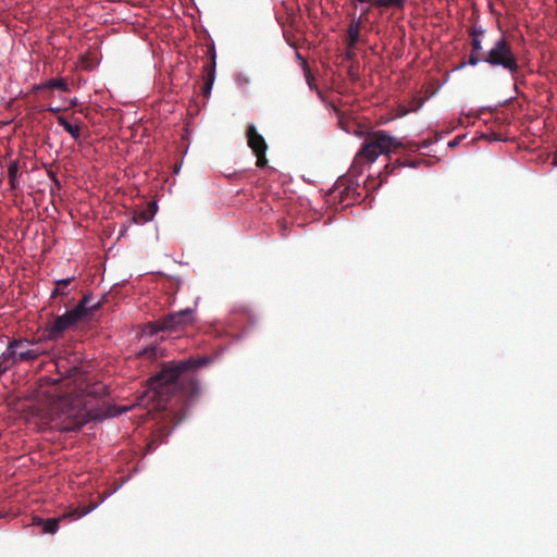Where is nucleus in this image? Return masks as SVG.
<instances>
[{
  "mask_svg": "<svg viewBox=\"0 0 557 557\" xmlns=\"http://www.w3.org/2000/svg\"><path fill=\"white\" fill-rule=\"evenodd\" d=\"M207 363L206 359L170 361L150 380L151 398L158 408H165L171 400L189 405L200 395L199 382L195 370Z\"/></svg>",
  "mask_w": 557,
  "mask_h": 557,
  "instance_id": "1",
  "label": "nucleus"
},
{
  "mask_svg": "<svg viewBox=\"0 0 557 557\" xmlns=\"http://www.w3.org/2000/svg\"><path fill=\"white\" fill-rule=\"evenodd\" d=\"M107 395V386L98 382L87 385L82 395H77L75 398H60L57 406L61 410V414L64 416L65 424L63 429L66 431H74L82 428L90 416L89 409L87 408L89 404L87 398H102Z\"/></svg>",
  "mask_w": 557,
  "mask_h": 557,
  "instance_id": "2",
  "label": "nucleus"
},
{
  "mask_svg": "<svg viewBox=\"0 0 557 557\" xmlns=\"http://www.w3.org/2000/svg\"><path fill=\"white\" fill-rule=\"evenodd\" d=\"M399 147H401L400 140L386 131L369 132L355 156L350 171L360 174L367 170L366 165L370 166L380 156H388Z\"/></svg>",
  "mask_w": 557,
  "mask_h": 557,
  "instance_id": "3",
  "label": "nucleus"
},
{
  "mask_svg": "<svg viewBox=\"0 0 557 557\" xmlns=\"http://www.w3.org/2000/svg\"><path fill=\"white\" fill-rule=\"evenodd\" d=\"M45 354L46 350L38 342L26 338L10 341L5 350L0 355V376L14 364L34 362Z\"/></svg>",
  "mask_w": 557,
  "mask_h": 557,
  "instance_id": "4",
  "label": "nucleus"
},
{
  "mask_svg": "<svg viewBox=\"0 0 557 557\" xmlns=\"http://www.w3.org/2000/svg\"><path fill=\"white\" fill-rule=\"evenodd\" d=\"M484 63L508 72L512 78L517 77L520 70L511 42L505 36L495 40L492 47L484 51Z\"/></svg>",
  "mask_w": 557,
  "mask_h": 557,
  "instance_id": "5",
  "label": "nucleus"
},
{
  "mask_svg": "<svg viewBox=\"0 0 557 557\" xmlns=\"http://www.w3.org/2000/svg\"><path fill=\"white\" fill-rule=\"evenodd\" d=\"M96 504H90L85 507H77L74 509H71L67 512H64L62 516L58 518H50V519H44L40 517H34L33 518V524L38 525L42 528L44 533L48 534H54L59 529V523L65 519H76L82 518L89 512H91L96 508Z\"/></svg>",
  "mask_w": 557,
  "mask_h": 557,
  "instance_id": "6",
  "label": "nucleus"
},
{
  "mask_svg": "<svg viewBox=\"0 0 557 557\" xmlns=\"http://www.w3.org/2000/svg\"><path fill=\"white\" fill-rule=\"evenodd\" d=\"M195 314L193 309H184L165 315L156 322L157 330L176 332L193 324Z\"/></svg>",
  "mask_w": 557,
  "mask_h": 557,
  "instance_id": "7",
  "label": "nucleus"
},
{
  "mask_svg": "<svg viewBox=\"0 0 557 557\" xmlns=\"http://www.w3.org/2000/svg\"><path fill=\"white\" fill-rule=\"evenodd\" d=\"M86 320L75 308L55 318L48 327V337L58 339L65 331L76 326L79 322Z\"/></svg>",
  "mask_w": 557,
  "mask_h": 557,
  "instance_id": "8",
  "label": "nucleus"
},
{
  "mask_svg": "<svg viewBox=\"0 0 557 557\" xmlns=\"http://www.w3.org/2000/svg\"><path fill=\"white\" fill-rule=\"evenodd\" d=\"M246 136L248 146L257 158V166L263 169L268 163L265 157L268 145L264 138L258 133L256 126L252 124L247 127Z\"/></svg>",
  "mask_w": 557,
  "mask_h": 557,
  "instance_id": "9",
  "label": "nucleus"
},
{
  "mask_svg": "<svg viewBox=\"0 0 557 557\" xmlns=\"http://www.w3.org/2000/svg\"><path fill=\"white\" fill-rule=\"evenodd\" d=\"M360 21L351 20L348 24L346 30L345 44L348 49L347 58L352 59L355 57L354 49L356 48L357 42L361 40L360 32L362 28Z\"/></svg>",
  "mask_w": 557,
  "mask_h": 557,
  "instance_id": "10",
  "label": "nucleus"
},
{
  "mask_svg": "<svg viewBox=\"0 0 557 557\" xmlns=\"http://www.w3.org/2000/svg\"><path fill=\"white\" fill-rule=\"evenodd\" d=\"M205 83L203 95L209 97L214 79H215V50L214 47L210 48V62L203 65Z\"/></svg>",
  "mask_w": 557,
  "mask_h": 557,
  "instance_id": "11",
  "label": "nucleus"
},
{
  "mask_svg": "<svg viewBox=\"0 0 557 557\" xmlns=\"http://www.w3.org/2000/svg\"><path fill=\"white\" fill-rule=\"evenodd\" d=\"M101 301H94L91 293H86L78 304L74 307L85 319L92 315L94 312L99 310Z\"/></svg>",
  "mask_w": 557,
  "mask_h": 557,
  "instance_id": "12",
  "label": "nucleus"
},
{
  "mask_svg": "<svg viewBox=\"0 0 557 557\" xmlns=\"http://www.w3.org/2000/svg\"><path fill=\"white\" fill-rule=\"evenodd\" d=\"M158 211V206L156 201L148 202L147 207L140 211H135L132 216V223L134 224H146L153 220L156 213Z\"/></svg>",
  "mask_w": 557,
  "mask_h": 557,
  "instance_id": "13",
  "label": "nucleus"
},
{
  "mask_svg": "<svg viewBox=\"0 0 557 557\" xmlns=\"http://www.w3.org/2000/svg\"><path fill=\"white\" fill-rule=\"evenodd\" d=\"M425 163H426V160L421 156H404L401 158H398L395 161V163L393 164V166L389 171L393 172L401 166L420 169Z\"/></svg>",
  "mask_w": 557,
  "mask_h": 557,
  "instance_id": "14",
  "label": "nucleus"
},
{
  "mask_svg": "<svg viewBox=\"0 0 557 557\" xmlns=\"http://www.w3.org/2000/svg\"><path fill=\"white\" fill-rule=\"evenodd\" d=\"M406 4L407 0H372L370 5L379 9L381 12L388 9L403 12L406 8Z\"/></svg>",
  "mask_w": 557,
  "mask_h": 557,
  "instance_id": "15",
  "label": "nucleus"
},
{
  "mask_svg": "<svg viewBox=\"0 0 557 557\" xmlns=\"http://www.w3.org/2000/svg\"><path fill=\"white\" fill-rule=\"evenodd\" d=\"M163 356L164 349L157 345L148 346L138 352L139 358L148 361H156Z\"/></svg>",
  "mask_w": 557,
  "mask_h": 557,
  "instance_id": "16",
  "label": "nucleus"
},
{
  "mask_svg": "<svg viewBox=\"0 0 557 557\" xmlns=\"http://www.w3.org/2000/svg\"><path fill=\"white\" fill-rule=\"evenodd\" d=\"M75 280L74 276L72 277H67V278H63V280H57L54 282V289L52 290L51 293V297L52 298H57V297H61V296H67L69 295V289L67 287L70 286V284Z\"/></svg>",
  "mask_w": 557,
  "mask_h": 557,
  "instance_id": "17",
  "label": "nucleus"
},
{
  "mask_svg": "<svg viewBox=\"0 0 557 557\" xmlns=\"http://www.w3.org/2000/svg\"><path fill=\"white\" fill-rule=\"evenodd\" d=\"M484 30L480 27L472 26L469 29V35L471 37V49L475 51H482V40L481 37L483 36Z\"/></svg>",
  "mask_w": 557,
  "mask_h": 557,
  "instance_id": "18",
  "label": "nucleus"
},
{
  "mask_svg": "<svg viewBox=\"0 0 557 557\" xmlns=\"http://www.w3.org/2000/svg\"><path fill=\"white\" fill-rule=\"evenodd\" d=\"M58 123L61 125L73 139L77 140L81 136V128L77 125L71 124L65 117L58 116Z\"/></svg>",
  "mask_w": 557,
  "mask_h": 557,
  "instance_id": "19",
  "label": "nucleus"
},
{
  "mask_svg": "<svg viewBox=\"0 0 557 557\" xmlns=\"http://www.w3.org/2000/svg\"><path fill=\"white\" fill-rule=\"evenodd\" d=\"M47 88L69 91V84L64 78H52L47 83Z\"/></svg>",
  "mask_w": 557,
  "mask_h": 557,
  "instance_id": "20",
  "label": "nucleus"
},
{
  "mask_svg": "<svg viewBox=\"0 0 557 557\" xmlns=\"http://www.w3.org/2000/svg\"><path fill=\"white\" fill-rule=\"evenodd\" d=\"M480 62H484V51H475L471 49L467 64L475 66Z\"/></svg>",
  "mask_w": 557,
  "mask_h": 557,
  "instance_id": "21",
  "label": "nucleus"
},
{
  "mask_svg": "<svg viewBox=\"0 0 557 557\" xmlns=\"http://www.w3.org/2000/svg\"><path fill=\"white\" fill-rule=\"evenodd\" d=\"M373 7H371L370 4H368V7H366L364 9H362L360 15L355 18L356 21H360L361 24L366 23L368 21V16H369V13L371 11Z\"/></svg>",
  "mask_w": 557,
  "mask_h": 557,
  "instance_id": "22",
  "label": "nucleus"
},
{
  "mask_svg": "<svg viewBox=\"0 0 557 557\" xmlns=\"http://www.w3.org/2000/svg\"><path fill=\"white\" fill-rule=\"evenodd\" d=\"M7 177H8V181H9L10 189L12 191L17 190L18 187H20V178L22 176H7Z\"/></svg>",
  "mask_w": 557,
  "mask_h": 557,
  "instance_id": "23",
  "label": "nucleus"
},
{
  "mask_svg": "<svg viewBox=\"0 0 557 557\" xmlns=\"http://www.w3.org/2000/svg\"><path fill=\"white\" fill-rule=\"evenodd\" d=\"M350 5L355 9L360 4H371L372 0H348Z\"/></svg>",
  "mask_w": 557,
  "mask_h": 557,
  "instance_id": "24",
  "label": "nucleus"
},
{
  "mask_svg": "<svg viewBox=\"0 0 557 557\" xmlns=\"http://www.w3.org/2000/svg\"><path fill=\"white\" fill-rule=\"evenodd\" d=\"M408 112H409V110H408V109H406V108H400V109H399V111H398V113H397V116H398V117H403V116H405L406 114H408Z\"/></svg>",
  "mask_w": 557,
  "mask_h": 557,
  "instance_id": "25",
  "label": "nucleus"
},
{
  "mask_svg": "<svg viewBox=\"0 0 557 557\" xmlns=\"http://www.w3.org/2000/svg\"><path fill=\"white\" fill-rule=\"evenodd\" d=\"M280 226L282 228L283 236H285V232L287 230V222L286 221H280Z\"/></svg>",
  "mask_w": 557,
  "mask_h": 557,
  "instance_id": "26",
  "label": "nucleus"
},
{
  "mask_svg": "<svg viewBox=\"0 0 557 557\" xmlns=\"http://www.w3.org/2000/svg\"><path fill=\"white\" fill-rule=\"evenodd\" d=\"M49 177L60 188L61 184H60V181L58 180V176L52 175V176H49Z\"/></svg>",
  "mask_w": 557,
  "mask_h": 557,
  "instance_id": "27",
  "label": "nucleus"
},
{
  "mask_svg": "<svg viewBox=\"0 0 557 557\" xmlns=\"http://www.w3.org/2000/svg\"><path fill=\"white\" fill-rule=\"evenodd\" d=\"M16 172H17L16 165H11L8 174H16Z\"/></svg>",
  "mask_w": 557,
  "mask_h": 557,
  "instance_id": "28",
  "label": "nucleus"
},
{
  "mask_svg": "<svg viewBox=\"0 0 557 557\" xmlns=\"http://www.w3.org/2000/svg\"><path fill=\"white\" fill-rule=\"evenodd\" d=\"M349 193H350V186H347L343 191H341V194H346V196L348 197L349 196Z\"/></svg>",
  "mask_w": 557,
  "mask_h": 557,
  "instance_id": "29",
  "label": "nucleus"
},
{
  "mask_svg": "<svg viewBox=\"0 0 557 557\" xmlns=\"http://www.w3.org/2000/svg\"><path fill=\"white\" fill-rule=\"evenodd\" d=\"M346 176H338L337 182L335 183V187L338 188L339 181L344 180Z\"/></svg>",
  "mask_w": 557,
  "mask_h": 557,
  "instance_id": "30",
  "label": "nucleus"
},
{
  "mask_svg": "<svg viewBox=\"0 0 557 557\" xmlns=\"http://www.w3.org/2000/svg\"><path fill=\"white\" fill-rule=\"evenodd\" d=\"M421 104H422L421 100L420 99L417 100V107L413 108L412 110H418L421 107Z\"/></svg>",
  "mask_w": 557,
  "mask_h": 557,
  "instance_id": "31",
  "label": "nucleus"
},
{
  "mask_svg": "<svg viewBox=\"0 0 557 557\" xmlns=\"http://www.w3.org/2000/svg\"><path fill=\"white\" fill-rule=\"evenodd\" d=\"M120 412H121V411H114V412H111V411H110L108 414H109V416H115V414H117V413H120Z\"/></svg>",
  "mask_w": 557,
  "mask_h": 557,
  "instance_id": "32",
  "label": "nucleus"
},
{
  "mask_svg": "<svg viewBox=\"0 0 557 557\" xmlns=\"http://www.w3.org/2000/svg\"><path fill=\"white\" fill-rule=\"evenodd\" d=\"M428 146H429V144H428L426 141H423V143L421 144V147H423V148H426Z\"/></svg>",
  "mask_w": 557,
  "mask_h": 557,
  "instance_id": "33",
  "label": "nucleus"
}]
</instances>
